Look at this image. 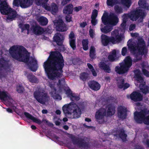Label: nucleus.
Segmentation results:
<instances>
[{
	"label": "nucleus",
	"mask_w": 149,
	"mask_h": 149,
	"mask_svg": "<svg viewBox=\"0 0 149 149\" xmlns=\"http://www.w3.org/2000/svg\"><path fill=\"white\" fill-rule=\"evenodd\" d=\"M56 28L57 31L61 32L66 31L68 29L66 25L62 19H59L58 21Z\"/></svg>",
	"instance_id": "nucleus-16"
},
{
	"label": "nucleus",
	"mask_w": 149,
	"mask_h": 149,
	"mask_svg": "<svg viewBox=\"0 0 149 149\" xmlns=\"http://www.w3.org/2000/svg\"><path fill=\"white\" fill-rule=\"evenodd\" d=\"M65 82V79L64 78L58 80V85L62 86V84H64Z\"/></svg>",
	"instance_id": "nucleus-51"
},
{
	"label": "nucleus",
	"mask_w": 149,
	"mask_h": 149,
	"mask_svg": "<svg viewBox=\"0 0 149 149\" xmlns=\"http://www.w3.org/2000/svg\"><path fill=\"white\" fill-rule=\"evenodd\" d=\"M132 3V0H122V4L123 7L126 10L130 8Z\"/></svg>",
	"instance_id": "nucleus-28"
},
{
	"label": "nucleus",
	"mask_w": 149,
	"mask_h": 149,
	"mask_svg": "<svg viewBox=\"0 0 149 149\" xmlns=\"http://www.w3.org/2000/svg\"><path fill=\"white\" fill-rule=\"evenodd\" d=\"M118 114L119 119L121 118V105H120L118 107Z\"/></svg>",
	"instance_id": "nucleus-56"
},
{
	"label": "nucleus",
	"mask_w": 149,
	"mask_h": 149,
	"mask_svg": "<svg viewBox=\"0 0 149 149\" xmlns=\"http://www.w3.org/2000/svg\"><path fill=\"white\" fill-rule=\"evenodd\" d=\"M145 15L144 11L141 9L133 10L130 12V14H124L123 16V22L122 23V28L123 29H125L126 25V22L129 18L133 21H136L139 17L138 22L140 23L143 21V19Z\"/></svg>",
	"instance_id": "nucleus-5"
},
{
	"label": "nucleus",
	"mask_w": 149,
	"mask_h": 149,
	"mask_svg": "<svg viewBox=\"0 0 149 149\" xmlns=\"http://www.w3.org/2000/svg\"><path fill=\"white\" fill-rule=\"evenodd\" d=\"M91 72L93 75L94 77H96L97 76V73L94 68L90 70Z\"/></svg>",
	"instance_id": "nucleus-64"
},
{
	"label": "nucleus",
	"mask_w": 149,
	"mask_h": 149,
	"mask_svg": "<svg viewBox=\"0 0 149 149\" xmlns=\"http://www.w3.org/2000/svg\"><path fill=\"white\" fill-rule=\"evenodd\" d=\"M130 97L132 100L135 102L141 101L142 99V96L141 93L136 92H133Z\"/></svg>",
	"instance_id": "nucleus-19"
},
{
	"label": "nucleus",
	"mask_w": 149,
	"mask_h": 149,
	"mask_svg": "<svg viewBox=\"0 0 149 149\" xmlns=\"http://www.w3.org/2000/svg\"><path fill=\"white\" fill-rule=\"evenodd\" d=\"M120 67L116 66L115 68V71L118 74H121V63L119 64Z\"/></svg>",
	"instance_id": "nucleus-48"
},
{
	"label": "nucleus",
	"mask_w": 149,
	"mask_h": 149,
	"mask_svg": "<svg viewBox=\"0 0 149 149\" xmlns=\"http://www.w3.org/2000/svg\"><path fill=\"white\" fill-rule=\"evenodd\" d=\"M82 7L81 6H78V7H75L74 8V9L75 11L78 12L81 10L82 9Z\"/></svg>",
	"instance_id": "nucleus-63"
},
{
	"label": "nucleus",
	"mask_w": 149,
	"mask_h": 149,
	"mask_svg": "<svg viewBox=\"0 0 149 149\" xmlns=\"http://www.w3.org/2000/svg\"><path fill=\"white\" fill-rule=\"evenodd\" d=\"M101 42L104 46H107L109 44H115L114 39L112 37H110L106 35L102 34L101 36Z\"/></svg>",
	"instance_id": "nucleus-13"
},
{
	"label": "nucleus",
	"mask_w": 149,
	"mask_h": 149,
	"mask_svg": "<svg viewBox=\"0 0 149 149\" xmlns=\"http://www.w3.org/2000/svg\"><path fill=\"white\" fill-rule=\"evenodd\" d=\"M73 11V5L71 4H70L66 6L63 10V13L67 15L71 14Z\"/></svg>",
	"instance_id": "nucleus-25"
},
{
	"label": "nucleus",
	"mask_w": 149,
	"mask_h": 149,
	"mask_svg": "<svg viewBox=\"0 0 149 149\" xmlns=\"http://www.w3.org/2000/svg\"><path fill=\"white\" fill-rule=\"evenodd\" d=\"M64 61L58 51H51L47 60L44 63L43 67L48 78L53 80L63 75Z\"/></svg>",
	"instance_id": "nucleus-1"
},
{
	"label": "nucleus",
	"mask_w": 149,
	"mask_h": 149,
	"mask_svg": "<svg viewBox=\"0 0 149 149\" xmlns=\"http://www.w3.org/2000/svg\"><path fill=\"white\" fill-rule=\"evenodd\" d=\"M130 86L129 84L126 83L125 84L124 80H122V88H123V90L127 89Z\"/></svg>",
	"instance_id": "nucleus-45"
},
{
	"label": "nucleus",
	"mask_w": 149,
	"mask_h": 149,
	"mask_svg": "<svg viewBox=\"0 0 149 149\" xmlns=\"http://www.w3.org/2000/svg\"><path fill=\"white\" fill-rule=\"evenodd\" d=\"M138 4L141 8L146 9L149 10L148 4L146 3L145 1H142V0H139L138 2Z\"/></svg>",
	"instance_id": "nucleus-39"
},
{
	"label": "nucleus",
	"mask_w": 149,
	"mask_h": 149,
	"mask_svg": "<svg viewBox=\"0 0 149 149\" xmlns=\"http://www.w3.org/2000/svg\"><path fill=\"white\" fill-rule=\"evenodd\" d=\"M85 108L84 102H80L77 103L72 102L71 112L73 113V118H78L80 117L82 112Z\"/></svg>",
	"instance_id": "nucleus-9"
},
{
	"label": "nucleus",
	"mask_w": 149,
	"mask_h": 149,
	"mask_svg": "<svg viewBox=\"0 0 149 149\" xmlns=\"http://www.w3.org/2000/svg\"><path fill=\"white\" fill-rule=\"evenodd\" d=\"M99 66L100 68L104 70L106 72L108 73L111 72V70L109 66L106 64L104 62H100L99 65Z\"/></svg>",
	"instance_id": "nucleus-26"
},
{
	"label": "nucleus",
	"mask_w": 149,
	"mask_h": 149,
	"mask_svg": "<svg viewBox=\"0 0 149 149\" xmlns=\"http://www.w3.org/2000/svg\"><path fill=\"white\" fill-rule=\"evenodd\" d=\"M89 35L90 37L92 38H93L94 36V31L92 29H90L89 31Z\"/></svg>",
	"instance_id": "nucleus-60"
},
{
	"label": "nucleus",
	"mask_w": 149,
	"mask_h": 149,
	"mask_svg": "<svg viewBox=\"0 0 149 149\" xmlns=\"http://www.w3.org/2000/svg\"><path fill=\"white\" fill-rule=\"evenodd\" d=\"M6 63V61L3 58H0V78H1L4 77L3 73L1 72L2 68L5 67Z\"/></svg>",
	"instance_id": "nucleus-31"
},
{
	"label": "nucleus",
	"mask_w": 149,
	"mask_h": 149,
	"mask_svg": "<svg viewBox=\"0 0 149 149\" xmlns=\"http://www.w3.org/2000/svg\"><path fill=\"white\" fill-rule=\"evenodd\" d=\"M72 103V102H71L68 104L64 105L62 107V110L63 113L66 116L68 115L71 114L70 111H71Z\"/></svg>",
	"instance_id": "nucleus-20"
},
{
	"label": "nucleus",
	"mask_w": 149,
	"mask_h": 149,
	"mask_svg": "<svg viewBox=\"0 0 149 149\" xmlns=\"http://www.w3.org/2000/svg\"><path fill=\"white\" fill-rule=\"evenodd\" d=\"M127 52V49L126 47H123L122 50V54L123 56H125Z\"/></svg>",
	"instance_id": "nucleus-58"
},
{
	"label": "nucleus",
	"mask_w": 149,
	"mask_h": 149,
	"mask_svg": "<svg viewBox=\"0 0 149 149\" xmlns=\"http://www.w3.org/2000/svg\"><path fill=\"white\" fill-rule=\"evenodd\" d=\"M116 112V107L111 104L107 105L104 108H101L95 112V118L97 121L101 123L104 121L105 116H111Z\"/></svg>",
	"instance_id": "nucleus-3"
},
{
	"label": "nucleus",
	"mask_w": 149,
	"mask_h": 149,
	"mask_svg": "<svg viewBox=\"0 0 149 149\" xmlns=\"http://www.w3.org/2000/svg\"><path fill=\"white\" fill-rule=\"evenodd\" d=\"M69 44L70 47L73 50H75L76 49V39L69 40Z\"/></svg>",
	"instance_id": "nucleus-40"
},
{
	"label": "nucleus",
	"mask_w": 149,
	"mask_h": 149,
	"mask_svg": "<svg viewBox=\"0 0 149 149\" xmlns=\"http://www.w3.org/2000/svg\"><path fill=\"white\" fill-rule=\"evenodd\" d=\"M137 39L138 43L137 45L135 44L134 43L130 40H129L127 42L128 47L131 50L135 53H137L140 56L139 58L137 57L136 58L134 59V61L136 62L141 59V55L143 54L146 51L145 43L142 38L139 37Z\"/></svg>",
	"instance_id": "nucleus-4"
},
{
	"label": "nucleus",
	"mask_w": 149,
	"mask_h": 149,
	"mask_svg": "<svg viewBox=\"0 0 149 149\" xmlns=\"http://www.w3.org/2000/svg\"><path fill=\"white\" fill-rule=\"evenodd\" d=\"M40 24L44 26L47 25L48 23L47 19L44 17H40L38 20Z\"/></svg>",
	"instance_id": "nucleus-35"
},
{
	"label": "nucleus",
	"mask_w": 149,
	"mask_h": 149,
	"mask_svg": "<svg viewBox=\"0 0 149 149\" xmlns=\"http://www.w3.org/2000/svg\"><path fill=\"white\" fill-rule=\"evenodd\" d=\"M70 98L72 102H74V101H77L79 100L80 99L79 97L75 93H73L72 96H71Z\"/></svg>",
	"instance_id": "nucleus-43"
},
{
	"label": "nucleus",
	"mask_w": 149,
	"mask_h": 149,
	"mask_svg": "<svg viewBox=\"0 0 149 149\" xmlns=\"http://www.w3.org/2000/svg\"><path fill=\"white\" fill-rule=\"evenodd\" d=\"M88 85L89 88L93 91H97L100 88L101 85L97 82L91 80L89 81Z\"/></svg>",
	"instance_id": "nucleus-18"
},
{
	"label": "nucleus",
	"mask_w": 149,
	"mask_h": 149,
	"mask_svg": "<svg viewBox=\"0 0 149 149\" xmlns=\"http://www.w3.org/2000/svg\"><path fill=\"white\" fill-rule=\"evenodd\" d=\"M113 134L114 138L116 139L120 140L121 139V129L116 130V134Z\"/></svg>",
	"instance_id": "nucleus-41"
},
{
	"label": "nucleus",
	"mask_w": 149,
	"mask_h": 149,
	"mask_svg": "<svg viewBox=\"0 0 149 149\" xmlns=\"http://www.w3.org/2000/svg\"><path fill=\"white\" fill-rule=\"evenodd\" d=\"M56 89L54 87H52L50 93L53 98L61 100L62 99L61 96L56 92Z\"/></svg>",
	"instance_id": "nucleus-24"
},
{
	"label": "nucleus",
	"mask_w": 149,
	"mask_h": 149,
	"mask_svg": "<svg viewBox=\"0 0 149 149\" xmlns=\"http://www.w3.org/2000/svg\"><path fill=\"white\" fill-rule=\"evenodd\" d=\"M71 0H63L61 2V5L64 6L67 4Z\"/></svg>",
	"instance_id": "nucleus-59"
},
{
	"label": "nucleus",
	"mask_w": 149,
	"mask_h": 149,
	"mask_svg": "<svg viewBox=\"0 0 149 149\" xmlns=\"http://www.w3.org/2000/svg\"><path fill=\"white\" fill-rule=\"evenodd\" d=\"M91 23L92 25L95 26L97 23V20L96 18H91Z\"/></svg>",
	"instance_id": "nucleus-53"
},
{
	"label": "nucleus",
	"mask_w": 149,
	"mask_h": 149,
	"mask_svg": "<svg viewBox=\"0 0 149 149\" xmlns=\"http://www.w3.org/2000/svg\"><path fill=\"white\" fill-rule=\"evenodd\" d=\"M116 50L114 49L110 52L108 57L109 60L111 62L114 61L117 58Z\"/></svg>",
	"instance_id": "nucleus-30"
},
{
	"label": "nucleus",
	"mask_w": 149,
	"mask_h": 149,
	"mask_svg": "<svg viewBox=\"0 0 149 149\" xmlns=\"http://www.w3.org/2000/svg\"><path fill=\"white\" fill-rule=\"evenodd\" d=\"M34 33L36 35L42 34L44 32L43 29L39 26L36 25H33L32 27Z\"/></svg>",
	"instance_id": "nucleus-23"
},
{
	"label": "nucleus",
	"mask_w": 149,
	"mask_h": 149,
	"mask_svg": "<svg viewBox=\"0 0 149 149\" xmlns=\"http://www.w3.org/2000/svg\"><path fill=\"white\" fill-rule=\"evenodd\" d=\"M134 118L136 121L139 123L142 122L146 125H149V110L144 109L140 112L134 113Z\"/></svg>",
	"instance_id": "nucleus-7"
},
{
	"label": "nucleus",
	"mask_w": 149,
	"mask_h": 149,
	"mask_svg": "<svg viewBox=\"0 0 149 149\" xmlns=\"http://www.w3.org/2000/svg\"><path fill=\"white\" fill-rule=\"evenodd\" d=\"M114 39V44L120 42L121 41V34H119V32L118 30L115 29L111 33V36Z\"/></svg>",
	"instance_id": "nucleus-17"
},
{
	"label": "nucleus",
	"mask_w": 149,
	"mask_h": 149,
	"mask_svg": "<svg viewBox=\"0 0 149 149\" xmlns=\"http://www.w3.org/2000/svg\"><path fill=\"white\" fill-rule=\"evenodd\" d=\"M53 41L59 46H61L64 39V36L60 33H56L53 38Z\"/></svg>",
	"instance_id": "nucleus-15"
},
{
	"label": "nucleus",
	"mask_w": 149,
	"mask_h": 149,
	"mask_svg": "<svg viewBox=\"0 0 149 149\" xmlns=\"http://www.w3.org/2000/svg\"><path fill=\"white\" fill-rule=\"evenodd\" d=\"M116 80L117 81V84L118 88H121V77H116Z\"/></svg>",
	"instance_id": "nucleus-44"
},
{
	"label": "nucleus",
	"mask_w": 149,
	"mask_h": 149,
	"mask_svg": "<svg viewBox=\"0 0 149 149\" xmlns=\"http://www.w3.org/2000/svg\"><path fill=\"white\" fill-rule=\"evenodd\" d=\"M142 71L143 74L146 77H149V72L145 68L142 69Z\"/></svg>",
	"instance_id": "nucleus-54"
},
{
	"label": "nucleus",
	"mask_w": 149,
	"mask_h": 149,
	"mask_svg": "<svg viewBox=\"0 0 149 149\" xmlns=\"http://www.w3.org/2000/svg\"><path fill=\"white\" fill-rule=\"evenodd\" d=\"M148 63L147 62H143L141 64V65L142 67V69L144 68H146L148 66Z\"/></svg>",
	"instance_id": "nucleus-61"
},
{
	"label": "nucleus",
	"mask_w": 149,
	"mask_h": 149,
	"mask_svg": "<svg viewBox=\"0 0 149 149\" xmlns=\"http://www.w3.org/2000/svg\"><path fill=\"white\" fill-rule=\"evenodd\" d=\"M48 10L51 11L52 13L55 15L58 12V8L57 5L55 3H52L50 6L49 7Z\"/></svg>",
	"instance_id": "nucleus-29"
},
{
	"label": "nucleus",
	"mask_w": 149,
	"mask_h": 149,
	"mask_svg": "<svg viewBox=\"0 0 149 149\" xmlns=\"http://www.w3.org/2000/svg\"><path fill=\"white\" fill-rule=\"evenodd\" d=\"M101 19L102 22L104 25H109L112 26L116 25L119 21L118 16L113 13H110L109 15L107 13H104Z\"/></svg>",
	"instance_id": "nucleus-8"
},
{
	"label": "nucleus",
	"mask_w": 149,
	"mask_h": 149,
	"mask_svg": "<svg viewBox=\"0 0 149 149\" xmlns=\"http://www.w3.org/2000/svg\"><path fill=\"white\" fill-rule=\"evenodd\" d=\"M98 15V11L96 9H94L92 13L91 18H96Z\"/></svg>",
	"instance_id": "nucleus-49"
},
{
	"label": "nucleus",
	"mask_w": 149,
	"mask_h": 149,
	"mask_svg": "<svg viewBox=\"0 0 149 149\" xmlns=\"http://www.w3.org/2000/svg\"><path fill=\"white\" fill-rule=\"evenodd\" d=\"M24 114L27 118L32 120L35 123L38 124H40L42 123V121L34 117L29 113L25 112L24 113Z\"/></svg>",
	"instance_id": "nucleus-22"
},
{
	"label": "nucleus",
	"mask_w": 149,
	"mask_h": 149,
	"mask_svg": "<svg viewBox=\"0 0 149 149\" xmlns=\"http://www.w3.org/2000/svg\"><path fill=\"white\" fill-rule=\"evenodd\" d=\"M24 90V87L21 85H19L17 87V91L19 93H22L23 92Z\"/></svg>",
	"instance_id": "nucleus-47"
},
{
	"label": "nucleus",
	"mask_w": 149,
	"mask_h": 149,
	"mask_svg": "<svg viewBox=\"0 0 149 149\" xmlns=\"http://www.w3.org/2000/svg\"><path fill=\"white\" fill-rule=\"evenodd\" d=\"M22 47L15 46L11 47L9 49V53L13 58L20 62L26 63L29 69L32 71L35 72L38 67V62L33 57H30L29 54L24 51Z\"/></svg>",
	"instance_id": "nucleus-2"
},
{
	"label": "nucleus",
	"mask_w": 149,
	"mask_h": 149,
	"mask_svg": "<svg viewBox=\"0 0 149 149\" xmlns=\"http://www.w3.org/2000/svg\"><path fill=\"white\" fill-rule=\"evenodd\" d=\"M69 137L71 139L74 144L77 145L79 147L85 148L89 146L88 142H86L84 139L77 137L72 134H69Z\"/></svg>",
	"instance_id": "nucleus-11"
},
{
	"label": "nucleus",
	"mask_w": 149,
	"mask_h": 149,
	"mask_svg": "<svg viewBox=\"0 0 149 149\" xmlns=\"http://www.w3.org/2000/svg\"><path fill=\"white\" fill-rule=\"evenodd\" d=\"M136 27V25L134 24H131L129 27V30L130 31L133 30Z\"/></svg>",
	"instance_id": "nucleus-62"
},
{
	"label": "nucleus",
	"mask_w": 149,
	"mask_h": 149,
	"mask_svg": "<svg viewBox=\"0 0 149 149\" xmlns=\"http://www.w3.org/2000/svg\"><path fill=\"white\" fill-rule=\"evenodd\" d=\"M27 77L30 82L36 83L38 82V80L32 73H29L27 74Z\"/></svg>",
	"instance_id": "nucleus-27"
},
{
	"label": "nucleus",
	"mask_w": 149,
	"mask_h": 149,
	"mask_svg": "<svg viewBox=\"0 0 149 149\" xmlns=\"http://www.w3.org/2000/svg\"><path fill=\"white\" fill-rule=\"evenodd\" d=\"M88 77L89 74L86 72H82L80 75L79 78L80 79L84 82H85L88 79Z\"/></svg>",
	"instance_id": "nucleus-34"
},
{
	"label": "nucleus",
	"mask_w": 149,
	"mask_h": 149,
	"mask_svg": "<svg viewBox=\"0 0 149 149\" xmlns=\"http://www.w3.org/2000/svg\"><path fill=\"white\" fill-rule=\"evenodd\" d=\"M35 98L37 101L42 104H45L48 102L49 97L46 93L40 91H35L33 93Z\"/></svg>",
	"instance_id": "nucleus-12"
},
{
	"label": "nucleus",
	"mask_w": 149,
	"mask_h": 149,
	"mask_svg": "<svg viewBox=\"0 0 149 149\" xmlns=\"http://www.w3.org/2000/svg\"><path fill=\"white\" fill-rule=\"evenodd\" d=\"M19 27L21 30V32H23L25 30L28 31L30 27L29 25L28 24H24L22 23H20L19 24Z\"/></svg>",
	"instance_id": "nucleus-33"
},
{
	"label": "nucleus",
	"mask_w": 149,
	"mask_h": 149,
	"mask_svg": "<svg viewBox=\"0 0 149 149\" xmlns=\"http://www.w3.org/2000/svg\"><path fill=\"white\" fill-rule=\"evenodd\" d=\"M122 140L125 142L127 141L126 137L127 136V134L125 133V131L122 129Z\"/></svg>",
	"instance_id": "nucleus-46"
},
{
	"label": "nucleus",
	"mask_w": 149,
	"mask_h": 149,
	"mask_svg": "<svg viewBox=\"0 0 149 149\" xmlns=\"http://www.w3.org/2000/svg\"><path fill=\"white\" fill-rule=\"evenodd\" d=\"M135 73L134 77L138 82L141 83L139 86L141 91L145 94L148 93V87L144 84L145 82H144L143 78L141 76V72L140 70H136L134 71Z\"/></svg>",
	"instance_id": "nucleus-10"
},
{
	"label": "nucleus",
	"mask_w": 149,
	"mask_h": 149,
	"mask_svg": "<svg viewBox=\"0 0 149 149\" xmlns=\"http://www.w3.org/2000/svg\"><path fill=\"white\" fill-rule=\"evenodd\" d=\"M0 11L1 14L7 15V21H12L16 17V11L10 8L5 0H0Z\"/></svg>",
	"instance_id": "nucleus-6"
},
{
	"label": "nucleus",
	"mask_w": 149,
	"mask_h": 149,
	"mask_svg": "<svg viewBox=\"0 0 149 149\" xmlns=\"http://www.w3.org/2000/svg\"><path fill=\"white\" fill-rule=\"evenodd\" d=\"M114 9L117 13H121V7H119L118 5H116L114 6Z\"/></svg>",
	"instance_id": "nucleus-50"
},
{
	"label": "nucleus",
	"mask_w": 149,
	"mask_h": 149,
	"mask_svg": "<svg viewBox=\"0 0 149 149\" xmlns=\"http://www.w3.org/2000/svg\"><path fill=\"white\" fill-rule=\"evenodd\" d=\"M88 39H84L82 41V45L83 49L87 51L88 49Z\"/></svg>",
	"instance_id": "nucleus-38"
},
{
	"label": "nucleus",
	"mask_w": 149,
	"mask_h": 149,
	"mask_svg": "<svg viewBox=\"0 0 149 149\" xmlns=\"http://www.w3.org/2000/svg\"><path fill=\"white\" fill-rule=\"evenodd\" d=\"M107 3L108 6H113L116 4L121 3V0H107Z\"/></svg>",
	"instance_id": "nucleus-37"
},
{
	"label": "nucleus",
	"mask_w": 149,
	"mask_h": 149,
	"mask_svg": "<svg viewBox=\"0 0 149 149\" xmlns=\"http://www.w3.org/2000/svg\"><path fill=\"white\" fill-rule=\"evenodd\" d=\"M126 108L122 107V119H125L127 116Z\"/></svg>",
	"instance_id": "nucleus-42"
},
{
	"label": "nucleus",
	"mask_w": 149,
	"mask_h": 149,
	"mask_svg": "<svg viewBox=\"0 0 149 149\" xmlns=\"http://www.w3.org/2000/svg\"><path fill=\"white\" fill-rule=\"evenodd\" d=\"M66 94L68 95V96L69 97L72 96V95L73 93H72V91L70 89L68 88L65 91Z\"/></svg>",
	"instance_id": "nucleus-52"
},
{
	"label": "nucleus",
	"mask_w": 149,
	"mask_h": 149,
	"mask_svg": "<svg viewBox=\"0 0 149 149\" xmlns=\"http://www.w3.org/2000/svg\"><path fill=\"white\" fill-rule=\"evenodd\" d=\"M74 37L75 35L73 32L72 31L71 32L69 35V40L75 39V38L74 39Z\"/></svg>",
	"instance_id": "nucleus-57"
},
{
	"label": "nucleus",
	"mask_w": 149,
	"mask_h": 149,
	"mask_svg": "<svg viewBox=\"0 0 149 149\" xmlns=\"http://www.w3.org/2000/svg\"><path fill=\"white\" fill-rule=\"evenodd\" d=\"M125 64L122 66V74L127 72L129 68L132 65V60L129 56L126 57L124 60Z\"/></svg>",
	"instance_id": "nucleus-14"
},
{
	"label": "nucleus",
	"mask_w": 149,
	"mask_h": 149,
	"mask_svg": "<svg viewBox=\"0 0 149 149\" xmlns=\"http://www.w3.org/2000/svg\"><path fill=\"white\" fill-rule=\"evenodd\" d=\"M0 99L4 101L8 100H10L11 97L10 95L8 94L7 92L3 91H0Z\"/></svg>",
	"instance_id": "nucleus-21"
},
{
	"label": "nucleus",
	"mask_w": 149,
	"mask_h": 149,
	"mask_svg": "<svg viewBox=\"0 0 149 149\" xmlns=\"http://www.w3.org/2000/svg\"><path fill=\"white\" fill-rule=\"evenodd\" d=\"M96 52L95 47L91 46L90 48L89 52V56L92 59H93L95 57Z\"/></svg>",
	"instance_id": "nucleus-36"
},
{
	"label": "nucleus",
	"mask_w": 149,
	"mask_h": 149,
	"mask_svg": "<svg viewBox=\"0 0 149 149\" xmlns=\"http://www.w3.org/2000/svg\"><path fill=\"white\" fill-rule=\"evenodd\" d=\"M65 19L67 22H70L72 21V17L70 15H67L66 16Z\"/></svg>",
	"instance_id": "nucleus-55"
},
{
	"label": "nucleus",
	"mask_w": 149,
	"mask_h": 149,
	"mask_svg": "<svg viewBox=\"0 0 149 149\" xmlns=\"http://www.w3.org/2000/svg\"><path fill=\"white\" fill-rule=\"evenodd\" d=\"M113 29V27L112 26L106 25L103 28H101V31L103 33H107L111 31Z\"/></svg>",
	"instance_id": "nucleus-32"
}]
</instances>
